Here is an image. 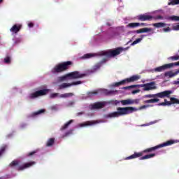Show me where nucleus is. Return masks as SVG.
<instances>
[{"instance_id":"8","label":"nucleus","mask_w":179,"mask_h":179,"mask_svg":"<svg viewBox=\"0 0 179 179\" xmlns=\"http://www.w3.org/2000/svg\"><path fill=\"white\" fill-rule=\"evenodd\" d=\"M50 89H43L41 90L36 91L34 93L29 94V98L31 99H37V97H40L41 96H45L50 93Z\"/></svg>"},{"instance_id":"32","label":"nucleus","mask_w":179,"mask_h":179,"mask_svg":"<svg viewBox=\"0 0 179 179\" xmlns=\"http://www.w3.org/2000/svg\"><path fill=\"white\" fill-rule=\"evenodd\" d=\"M7 148H8V145H6L1 146L0 149V156H2V155H3V153L5 152V150H6Z\"/></svg>"},{"instance_id":"22","label":"nucleus","mask_w":179,"mask_h":179,"mask_svg":"<svg viewBox=\"0 0 179 179\" xmlns=\"http://www.w3.org/2000/svg\"><path fill=\"white\" fill-rule=\"evenodd\" d=\"M54 143H55V138H49L46 143V146L48 148H50V147L52 146V145H54Z\"/></svg>"},{"instance_id":"21","label":"nucleus","mask_w":179,"mask_h":179,"mask_svg":"<svg viewBox=\"0 0 179 179\" xmlns=\"http://www.w3.org/2000/svg\"><path fill=\"white\" fill-rule=\"evenodd\" d=\"M145 37H146V35L143 34V35H140V37L137 39H136L134 41H133V43L131 44V45H135L136 44H139V43H141V41H142V40H143V38H145Z\"/></svg>"},{"instance_id":"38","label":"nucleus","mask_w":179,"mask_h":179,"mask_svg":"<svg viewBox=\"0 0 179 179\" xmlns=\"http://www.w3.org/2000/svg\"><path fill=\"white\" fill-rule=\"evenodd\" d=\"M4 62H5V64H10V62H11L10 56H6L4 58Z\"/></svg>"},{"instance_id":"14","label":"nucleus","mask_w":179,"mask_h":179,"mask_svg":"<svg viewBox=\"0 0 179 179\" xmlns=\"http://www.w3.org/2000/svg\"><path fill=\"white\" fill-rule=\"evenodd\" d=\"M34 164H36V162H27L23 165L18 166L16 170H17V171H22L26 169H29V167H31V166H34Z\"/></svg>"},{"instance_id":"15","label":"nucleus","mask_w":179,"mask_h":179,"mask_svg":"<svg viewBox=\"0 0 179 179\" xmlns=\"http://www.w3.org/2000/svg\"><path fill=\"white\" fill-rule=\"evenodd\" d=\"M104 106H106V103L104 102H96L91 105V108L92 110H99L100 108H104Z\"/></svg>"},{"instance_id":"11","label":"nucleus","mask_w":179,"mask_h":179,"mask_svg":"<svg viewBox=\"0 0 179 179\" xmlns=\"http://www.w3.org/2000/svg\"><path fill=\"white\" fill-rule=\"evenodd\" d=\"M171 101H168L167 99H164V102H161L158 103V106H171V104H179V100L176 98L174 97H171L170 98Z\"/></svg>"},{"instance_id":"4","label":"nucleus","mask_w":179,"mask_h":179,"mask_svg":"<svg viewBox=\"0 0 179 179\" xmlns=\"http://www.w3.org/2000/svg\"><path fill=\"white\" fill-rule=\"evenodd\" d=\"M85 76H86L85 73H80L79 71H73L58 77L57 82H64L65 80H68V79H80L82 78H85Z\"/></svg>"},{"instance_id":"41","label":"nucleus","mask_w":179,"mask_h":179,"mask_svg":"<svg viewBox=\"0 0 179 179\" xmlns=\"http://www.w3.org/2000/svg\"><path fill=\"white\" fill-rule=\"evenodd\" d=\"M149 107H153V105H143V106H141L139 108V110H144L145 108H148Z\"/></svg>"},{"instance_id":"59","label":"nucleus","mask_w":179,"mask_h":179,"mask_svg":"<svg viewBox=\"0 0 179 179\" xmlns=\"http://www.w3.org/2000/svg\"><path fill=\"white\" fill-rule=\"evenodd\" d=\"M0 179H3L2 178H0Z\"/></svg>"},{"instance_id":"5","label":"nucleus","mask_w":179,"mask_h":179,"mask_svg":"<svg viewBox=\"0 0 179 179\" xmlns=\"http://www.w3.org/2000/svg\"><path fill=\"white\" fill-rule=\"evenodd\" d=\"M178 142H179L178 140H169L165 143H163L155 147H152V148L144 150L143 153H150L151 152L157 150V149H160V148H166V146H171V145H174V143H178Z\"/></svg>"},{"instance_id":"27","label":"nucleus","mask_w":179,"mask_h":179,"mask_svg":"<svg viewBox=\"0 0 179 179\" xmlns=\"http://www.w3.org/2000/svg\"><path fill=\"white\" fill-rule=\"evenodd\" d=\"M73 122V120H69L67 122L64 126L61 127V131H64V129H66L69 125H71Z\"/></svg>"},{"instance_id":"44","label":"nucleus","mask_w":179,"mask_h":179,"mask_svg":"<svg viewBox=\"0 0 179 179\" xmlns=\"http://www.w3.org/2000/svg\"><path fill=\"white\" fill-rule=\"evenodd\" d=\"M36 153H37V151H32V152H29V153L27 155V156L28 157H31V156L36 155Z\"/></svg>"},{"instance_id":"37","label":"nucleus","mask_w":179,"mask_h":179,"mask_svg":"<svg viewBox=\"0 0 179 179\" xmlns=\"http://www.w3.org/2000/svg\"><path fill=\"white\" fill-rule=\"evenodd\" d=\"M57 97H59V93H52L50 95V99H55Z\"/></svg>"},{"instance_id":"24","label":"nucleus","mask_w":179,"mask_h":179,"mask_svg":"<svg viewBox=\"0 0 179 179\" xmlns=\"http://www.w3.org/2000/svg\"><path fill=\"white\" fill-rule=\"evenodd\" d=\"M43 113H45V109H40L36 112H34L31 114V117H36V115H40V114H43Z\"/></svg>"},{"instance_id":"57","label":"nucleus","mask_w":179,"mask_h":179,"mask_svg":"<svg viewBox=\"0 0 179 179\" xmlns=\"http://www.w3.org/2000/svg\"><path fill=\"white\" fill-rule=\"evenodd\" d=\"M176 85H179V78L178 79V81H176Z\"/></svg>"},{"instance_id":"29","label":"nucleus","mask_w":179,"mask_h":179,"mask_svg":"<svg viewBox=\"0 0 179 179\" xmlns=\"http://www.w3.org/2000/svg\"><path fill=\"white\" fill-rule=\"evenodd\" d=\"M152 26L154 27H157V29H159L160 27H164L166 26V23L164 22H157L152 24Z\"/></svg>"},{"instance_id":"34","label":"nucleus","mask_w":179,"mask_h":179,"mask_svg":"<svg viewBox=\"0 0 179 179\" xmlns=\"http://www.w3.org/2000/svg\"><path fill=\"white\" fill-rule=\"evenodd\" d=\"M103 92L105 93V94H106V96H110V94H114V93H115V91L108 90H104Z\"/></svg>"},{"instance_id":"10","label":"nucleus","mask_w":179,"mask_h":179,"mask_svg":"<svg viewBox=\"0 0 179 179\" xmlns=\"http://www.w3.org/2000/svg\"><path fill=\"white\" fill-rule=\"evenodd\" d=\"M138 87H143V90L145 92H149V90H155V89H157V87H156V83L155 82L138 85Z\"/></svg>"},{"instance_id":"17","label":"nucleus","mask_w":179,"mask_h":179,"mask_svg":"<svg viewBox=\"0 0 179 179\" xmlns=\"http://www.w3.org/2000/svg\"><path fill=\"white\" fill-rule=\"evenodd\" d=\"M152 28H141L140 29H137V30H134L133 31V33L136 34H141L142 33H148L149 31H152Z\"/></svg>"},{"instance_id":"56","label":"nucleus","mask_w":179,"mask_h":179,"mask_svg":"<svg viewBox=\"0 0 179 179\" xmlns=\"http://www.w3.org/2000/svg\"><path fill=\"white\" fill-rule=\"evenodd\" d=\"M120 103V101H115V104Z\"/></svg>"},{"instance_id":"6","label":"nucleus","mask_w":179,"mask_h":179,"mask_svg":"<svg viewBox=\"0 0 179 179\" xmlns=\"http://www.w3.org/2000/svg\"><path fill=\"white\" fill-rule=\"evenodd\" d=\"M122 51H124V48H117L115 50H109L106 52H101V55H105L108 58H111V57H116V55H120Z\"/></svg>"},{"instance_id":"48","label":"nucleus","mask_w":179,"mask_h":179,"mask_svg":"<svg viewBox=\"0 0 179 179\" xmlns=\"http://www.w3.org/2000/svg\"><path fill=\"white\" fill-rule=\"evenodd\" d=\"M73 104H75V101H70L68 103L69 107H71V106H73Z\"/></svg>"},{"instance_id":"12","label":"nucleus","mask_w":179,"mask_h":179,"mask_svg":"<svg viewBox=\"0 0 179 179\" xmlns=\"http://www.w3.org/2000/svg\"><path fill=\"white\" fill-rule=\"evenodd\" d=\"M78 85H82V81H76L71 83H64L59 85V90H62V89H66V87H71V86H76Z\"/></svg>"},{"instance_id":"49","label":"nucleus","mask_w":179,"mask_h":179,"mask_svg":"<svg viewBox=\"0 0 179 179\" xmlns=\"http://www.w3.org/2000/svg\"><path fill=\"white\" fill-rule=\"evenodd\" d=\"M139 92H141V90H133L131 94H136V93H139Z\"/></svg>"},{"instance_id":"54","label":"nucleus","mask_w":179,"mask_h":179,"mask_svg":"<svg viewBox=\"0 0 179 179\" xmlns=\"http://www.w3.org/2000/svg\"><path fill=\"white\" fill-rule=\"evenodd\" d=\"M83 114H85L83 112H80L77 113V115H83Z\"/></svg>"},{"instance_id":"52","label":"nucleus","mask_w":179,"mask_h":179,"mask_svg":"<svg viewBox=\"0 0 179 179\" xmlns=\"http://www.w3.org/2000/svg\"><path fill=\"white\" fill-rule=\"evenodd\" d=\"M139 26H148V24L143 22H139Z\"/></svg>"},{"instance_id":"13","label":"nucleus","mask_w":179,"mask_h":179,"mask_svg":"<svg viewBox=\"0 0 179 179\" xmlns=\"http://www.w3.org/2000/svg\"><path fill=\"white\" fill-rule=\"evenodd\" d=\"M136 19H137V20H138V22H146V21H149V20H151L152 19H153V16L146 15V14H141V15H137L136 17Z\"/></svg>"},{"instance_id":"46","label":"nucleus","mask_w":179,"mask_h":179,"mask_svg":"<svg viewBox=\"0 0 179 179\" xmlns=\"http://www.w3.org/2000/svg\"><path fill=\"white\" fill-rule=\"evenodd\" d=\"M163 30L165 33H167L169 31H171V29H170V27H169L167 28H164Z\"/></svg>"},{"instance_id":"42","label":"nucleus","mask_w":179,"mask_h":179,"mask_svg":"<svg viewBox=\"0 0 179 179\" xmlns=\"http://www.w3.org/2000/svg\"><path fill=\"white\" fill-rule=\"evenodd\" d=\"M139 101H141V99H131L132 104H139Z\"/></svg>"},{"instance_id":"50","label":"nucleus","mask_w":179,"mask_h":179,"mask_svg":"<svg viewBox=\"0 0 179 179\" xmlns=\"http://www.w3.org/2000/svg\"><path fill=\"white\" fill-rule=\"evenodd\" d=\"M99 55L96 54V53H91L90 54V58H92V57H98Z\"/></svg>"},{"instance_id":"28","label":"nucleus","mask_w":179,"mask_h":179,"mask_svg":"<svg viewBox=\"0 0 179 179\" xmlns=\"http://www.w3.org/2000/svg\"><path fill=\"white\" fill-rule=\"evenodd\" d=\"M156 156V154H150L146 155L145 156H143L140 158V160H146V159H152V157H155Z\"/></svg>"},{"instance_id":"55","label":"nucleus","mask_w":179,"mask_h":179,"mask_svg":"<svg viewBox=\"0 0 179 179\" xmlns=\"http://www.w3.org/2000/svg\"><path fill=\"white\" fill-rule=\"evenodd\" d=\"M69 132H66V134H65V136H68V135H69Z\"/></svg>"},{"instance_id":"51","label":"nucleus","mask_w":179,"mask_h":179,"mask_svg":"<svg viewBox=\"0 0 179 179\" xmlns=\"http://www.w3.org/2000/svg\"><path fill=\"white\" fill-rule=\"evenodd\" d=\"M34 24H33V22H29V23L28 24V27H34Z\"/></svg>"},{"instance_id":"39","label":"nucleus","mask_w":179,"mask_h":179,"mask_svg":"<svg viewBox=\"0 0 179 179\" xmlns=\"http://www.w3.org/2000/svg\"><path fill=\"white\" fill-rule=\"evenodd\" d=\"M81 59H89L90 58V53H87L80 57Z\"/></svg>"},{"instance_id":"20","label":"nucleus","mask_w":179,"mask_h":179,"mask_svg":"<svg viewBox=\"0 0 179 179\" xmlns=\"http://www.w3.org/2000/svg\"><path fill=\"white\" fill-rule=\"evenodd\" d=\"M75 96V94L73 92H68V93H64L62 94L59 96L60 99H68L69 97H72Z\"/></svg>"},{"instance_id":"2","label":"nucleus","mask_w":179,"mask_h":179,"mask_svg":"<svg viewBox=\"0 0 179 179\" xmlns=\"http://www.w3.org/2000/svg\"><path fill=\"white\" fill-rule=\"evenodd\" d=\"M117 111L108 113L106 115V118H117L118 117H121L122 115H127L128 114H131V113H134V111H136V108L133 107H124L117 108Z\"/></svg>"},{"instance_id":"31","label":"nucleus","mask_w":179,"mask_h":179,"mask_svg":"<svg viewBox=\"0 0 179 179\" xmlns=\"http://www.w3.org/2000/svg\"><path fill=\"white\" fill-rule=\"evenodd\" d=\"M168 5H179V0H169V2L168 3Z\"/></svg>"},{"instance_id":"23","label":"nucleus","mask_w":179,"mask_h":179,"mask_svg":"<svg viewBox=\"0 0 179 179\" xmlns=\"http://www.w3.org/2000/svg\"><path fill=\"white\" fill-rule=\"evenodd\" d=\"M127 27H129V29H136V27H139V22L129 23Z\"/></svg>"},{"instance_id":"45","label":"nucleus","mask_w":179,"mask_h":179,"mask_svg":"<svg viewBox=\"0 0 179 179\" xmlns=\"http://www.w3.org/2000/svg\"><path fill=\"white\" fill-rule=\"evenodd\" d=\"M90 125V122H85L80 124V127H87Z\"/></svg>"},{"instance_id":"1","label":"nucleus","mask_w":179,"mask_h":179,"mask_svg":"<svg viewBox=\"0 0 179 179\" xmlns=\"http://www.w3.org/2000/svg\"><path fill=\"white\" fill-rule=\"evenodd\" d=\"M173 94V91L166 90L157 94H145L143 96L144 99H151L143 101L144 104H154L155 103H159V99H170V95Z\"/></svg>"},{"instance_id":"58","label":"nucleus","mask_w":179,"mask_h":179,"mask_svg":"<svg viewBox=\"0 0 179 179\" xmlns=\"http://www.w3.org/2000/svg\"><path fill=\"white\" fill-rule=\"evenodd\" d=\"M3 0H0V3H1V2H3Z\"/></svg>"},{"instance_id":"7","label":"nucleus","mask_w":179,"mask_h":179,"mask_svg":"<svg viewBox=\"0 0 179 179\" xmlns=\"http://www.w3.org/2000/svg\"><path fill=\"white\" fill-rule=\"evenodd\" d=\"M139 79H141V76H132L129 78H126L122 81L115 83L113 86L118 87V86H121V85H125V83H131V82H136V80H139Z\"/></svg>"},{"instance_id":"3","label":"nucleus","mask_w":179,"mask_h":179,"mask_svg":"<svg viewBox=\"0 0 179 179\" xmlns=\"http://www.w3.org/2000/svg\"><path fill=\"white\" fill-rule=\"evenodd\" d=\"M73 65V62L71 61L63 62L57 64L52 70V73H62V72H65L68 71L71 66Z\"/></svg>"},{"instance_id":"9","label":"nucleus","mask_w":179,"mask_h":179,"mask_svg":"<svg viewBox=\"0 0 179 179\" xmlns=\"http://www.w3.org/2000/svg\"><path fill=\"white\" fill-rule=\"evenodd\" d=\"M174 66H179V62L164 64L163 66L155 68V71L163 72V71H166V69H171V68H174Z\"/></svg>"},{"instance_id":"47","label":"nucleus","mask_w":179,"mask_h":179,"mask_svg":"<svg viewBox=\"0 0 179 179\" xmlns=\"http://www.w3.org/2000/svg\"><path fill=\"white\" fill-rule=\"evenodd\" d=\"M96 124H99V122L96 120L90 121V125H96Z\"/></svg>"},{"instance_id":"19","label":"nucleus","mask_w":179,"mask_h":179,"mask_svg":"<svg viewBox=\"0 0 179 179\" xmlns=\"http://www.w3.org/2000/svg\"><path fill=\"white\" fill-rule=\"evenodd\" d=\"M178 73H179V69L174 73L170 71L166 72L164 73V76L166 78H174V76H177Z\"/></svg>"},{"instance_id":"36","label":"nucleus","mask_w":179,"mask_h":179,"mask_svg":"<svg viewBox=\"0 0 179 179\" xmlns=\"http://www.w3.org/2000/svg\"><path fill=\"white\" fill-rule=\"evenodd\" d=\"M134 87H138V85H129L127 87H124L122 89L124 90H128V89H134Z\"/></svg>"},{"instance_id":"30","label":"nucleus","mask_w":179,"mask_h":179,"mask_svg":"<svg viewBox=\"0 0 179 179\" xmlns=\"http://www.w3.org/2000/svg\"><path fill=\"white\" fill-rule=\"evenodd\" d=\"M16 166H19V161L17 160H13L12 162L9 164L10 167H16Z\"/></svg>"},{"instance_id":"33","label":"nucleus","mask_w":179,"mask_h":179,"mask_svg":"<svg viewBox=\"0 0 179 179\" xmlns=\"http://www.w3.org/2000/svg\"><path fill=\"white\" fill-rule=\"evenodd\" d=\"M169 20H171L172 22H179V16L173 15L169 17Z\"/></svg>"},{"instance_id":"53","label":"nucleus","mask_w":179,"mask_h":179,"mask_svg":"<svg viewBox=\"0 0 179 179\" xmlns=\"http://www.w3.org/2000/svg\"><path fill=\"white\" fill-rule=\"evenodd\" d=\"M97 93H99V92L97 91H92L90 92V94H97Z\"/></svg>"},{"instance_id":"40","label":"nucleus","mask_w":179,"mask_h":179,"mask_svg":"<svg viewBox=\"0 0 179 179\" xmlns=\"http://www.w3.org/2000/svg\"><path fill=\"white\" fill-rule=\"evenodd\" d=\"M152 19H154V20H163L164 17L162 15H157L155 17H152Z\"/></svg>"},{"instance_id":"18","label":"nucleus","mask_w":179,"mask_h":179,"mask_svg":"<svg viewBox=\"0 0 179 179\" xmlns=\"http://www.w3.org/2000/svg\"><path fill=\"white\" fill-rule=\"evenodd\" d=\"M143 155V152H134V155H131L125 158V160H131L132 159H138Z\"/></svg>"},{"instance_id":"16","label":"nucleus","mask_w":179,"mask_h":179,"mask_svg":"<svg viewBox=\"0 0 179 179\" xmlns=\"http://www.w3.org/2000/svg\"><path fill=\"white\" fill-rule=\"evenodd\" d=\"M21 29L22 24H15L10 29V31L16 34L17 33H19V31H20Z\"/></svg>"},{"instance_id":"25","label":"nucleus","mask_w":179,"mask_h":179,"mask_svg":"<svg viewBox=\"0 0 179 179\" xmlns=\"http://www.w3.org/2000/svg\"><path fill=\"white\" fill-rule=\"evenodd\" d=\"M121 104H122V106H130L131 104H132L131 102V99H125V100H122L120 101Z\"/></svg>"},{"instance_id":"35","label":"nucleus","mask_w":179,"mask_h":179,"mask_svg":"<svg viewBox=\"0 0 179 179\" xmlns=\"http://www.w3.org/2000/svg\"><path fill=\"white\" fill-rule=\"evenodd\" d=\"M168 59H170L171 61H178L179 55H177L176 56L169 57Z\"/></svg>"},{"instance_id":"43","label":"nucleus","mask_w":179,"mask_h":179,"mask_svg":"<svg viewBox=\"0 0 179 179\" xmlns=\"http://www.w3.org/2000/svg\"><path fill=\"white\" fill-rule=\"evenodd\" d=\"M172 30H175V31H179V24L173 25L172 27Z\"/></svg>"},{"instance_id":"26","label":"nucleus","mask_w":179,"mask_h":179,"mask_svg":"<svg viewBox=\"0 0 179 179\" xmlns=\"http://www.w3.org/2000/svg\"><path fill=\"white\" fill-rule=\"evenodd\" d=\"M100 66H101L100 65V64H97L96 65H94L92 69H91V73H94V72H97V71H99V69H100Z\"/></svg>"}]
</instances>
